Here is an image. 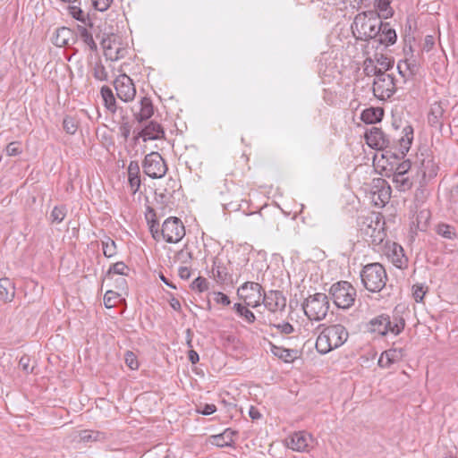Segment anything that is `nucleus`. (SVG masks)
Listing matches in <instances>:
<instances>
[{"label": "nucleus", "instance_id": "nucleus-14", "mask_svg": "<svg viewBox=\"0 0 458 458\" xmlns=\"http://www.w3.org/2000/svg\"><path fill=\"white\" fill-rule=\"evenodd\" d=\"M386 255L390 262L397 268L404 269L408 266V259L401 245L392 242L386 246Z\"/></svg>", "mask_w": 458, "mask_h": 458}, {"label": "nucleus", "instance_id": "nucleus-8", "mask_svg": "<svg viewBox=\"0 0 458 458\" xmlns=\"http://www.w3.org/2000/svg\"><path fill=\"white\" fill-rule=\"evenodd\" d=\"M396 84L394 77L387 72H383L374 78L373 81V94L382 101L389 99L396 92Z\"/></svg>", "mask_w": 458, "mask_h": 458}, {"label": "nucleus", "instance_id": "nucleus-24", "mask_svg": "<svg viewBox=\"0 0 458 458\" xmlns=\"http://www.w3.org/2000/svg\"><path fill=\"white\" fill-rule=\"evenodd\" d=\"M445 114V105L442 102H435L431 105L428 115V123L432 126H441Z\"/></svg>", "mask_w": 458, "mask_h": 458}, {"label": "nucleus", "instance_id": "nucleus-40", "mask_svg": "<svg viewBox=\"0 0 458 458\" xmlns=\"http://www.w3.org/2000/svg\"><path fill=\"white\" fill-rule=\"evenodd\" d=\"M436 232L438 235L442 236L445 239L453 240L456 237L454 228L446 224H439L437 226Z\"/></svg>", "mask_w": 458, "mask_h": 458}, {"label": "nucleus", "instance_id": "nucleus-64", "mask_svg": "<svg viewBox=\"0 0 458 458\" xmlns=\"http://www.w3.org/2000/svg\"><path fill=\"white\" fill-rule=\"evenodd\" d=\"M146 221L157 219V214L153 208L148 206L145 213Z\"/></svg>", "mask_w": 458, "mask_h": 458}, {"label": "nucleus", "instance_id": "nucleus-61", "mask_svg": "<svg viewBox=\"0 0 458 458\" xmlns=\"http://www.w3.org/2000/svg\"><path fill=\"white\" fill-rule=\"evenodd\" d=\"M411 169V162L410 160H404L401 164H399L395 169V174H406L408 171Z\"/></svg>", "mask_w": 458, "mask_h": 458}, {"label": "nucleus", "instance_id": "nucleus-15", "mask_svg": "<svg viewBox=\"0 0 458 458\" xmlns=\"http://www.w3.org/2000/svg\"><path fill=\"white\" fill-rule=\"evenodd\" d=\"M367 144L375 149H383L389 146L390 140L384 131L377 127H371L365 133Z\"/></svg>", "mask_w": 458, "mask_h": 458}, {"label": "nucleus", "instance_id": "nucleus-57", "mask_svg": "<svg viewBox=\"0 0 458 458\" xmlns=\"http://www.w3.org/2000/svg\"><path fill=\"white\" fill-rule=\"evenodd\" d=\"M274 327L277 329L278 332L284 335L292 334L294 331L293 325L288 322H283L276 325H273Z\"/></svg>", "mask_w": 458, "mask_h": 458}, {"label": "nucleus", "instance_id": "nucleus-26", "mask_svg": "<svg viewBox=\"0 0 458 458\" xmlns=\"http://www.w3.org/2000/svg\"><path fill=\"white\" fill-rule=\"evenodd\" d=\"M154 114V107L149 98L144 97L140 102V111L134 114L138 122H143L149 119Z\"/></svg>", "mask_w": 458, "mask_h": 458}, {"label": "nucleus", "instance_id": "nucleus-33", "mask_svg": "<svg viewBox=\"0 0 458 458\" xmlns=\"http://www.w3.org/2000/svg\"><path fill=\"white\" fill-rule=\"evenodd\" d=\"M383 110L380 108H368L361 113V120L366 123H375L381 121Z\"/></svg>", "mask_w": 458, "mask_h": 458}, {"label": "nucleus", "instance_id": "nucleus-54", "mask_svg": "<svg viewBox=\"0 0 458 458\" xmlns=\"http://www.w3.org/2000/svg\"><path fill=\"white\" fill-rule=\"evenodd\" d=\"M113 42H117L114 38L107 36L106 38H102L101 46L104 50V55L106 57V53L114 51V44Z\"/></svg>", "mask_w": 458, "mask_h": 458}, {"label": "nucleus", "instance_id": "nucleus-42", "mask_svg": "<svg viewBox=\"0 0 458 458\" xmlns=\"http://www.w3.org/2000/svg\"><path fill=\"white\" fill-rule=\"evenodd\" d=\"M66 213L67 209L65 206H55L50 214L51 222L60 224L65 218Z\"/></svg>", "mask_w": 458, "mask_h": 458}, {"label": "nucleus", "instance_id": "nucleus-18", "mask_svg": "<svg viewBox=\"0 0 458 458\" xmlns=\"http://www.w3.org/2000/svg\"><path fill=\"white\" fill-rule=\"evenodd\" d=\"M165 137V131L157 122H149L137 135L136 139L142 138L143 141L159 140Z\"/></svg>", "mask_w": 458, "mask_h": 458}, {"label": "nucleus", "instance_id": "nucleus-2", "mask_svg": "<svg viewBox=\"0 0 458 458\" xmlns=\"http://www.w3.org/2000/svg\"><path fill=\"white\" fill-rule=\"evenodd\" d=\"M348 336V331L341 324L327 327L317 338L316 349L319 353L327 354L342 346L347 341Z\"/></svg>", "mask_w": 458, "mask_h": 458}, {"label": "nucleus", "instance_id": "nucleus-22", "mask_svg": "<svg viewBox=\"0 0 458 458\" xmlns=\"http://www.w3.org/2000/svg\"><path fill=\"white\" fill-rule=\"evenodd\" d=\"M396 38L395 30L390 27L389 23H384L382 21L380 31L375 36L374 41L386 47L394 45L396 42Z\"/></svg>", "mask_w": 458, "mask_h": 458}, {"label": "nucleus", "instance_id": "nucleus-49", "mask_svg": "<svg viewBox=\"0 0 458 458\" xmlns=\"http://www.w3.org/2000/svg\"><path fill=\"white\" fill-rule=\"evenodd\" d=\"M118 293L114 291H107L104 295V304L106 309H111L115 306Z\"/></svg>", "mask_w": 458, "mask_h": 458}, {"label": "nucleus", "instance_id": "nucleus-50", "mask_svg": "<svg viewBox=\"0 0 458 458\" xmlns=\"http://www.w3.org/2000/svg\"><path fill=\"white\" fill-rule=\"evenodd\" d=\"M430 217V213L428 209H422L417 215V226L423 230L427 226V222Z\"/></svg>", "mask_w": 458, "mask_h": 458}, {"label": "nucleus", "instance_id": "nucleus-56", "mask_svg": "<svg viewBox=\"0 0 458 458\" xmlns=\"http://www.w3.org/2000/svg\"><path fill=\"white\" fill-rule=\"evenodd\" d=\"M113 0H92V5L96 10L105 12L109 8Z\"/></svg>", "mask_w": 458, "mask_h": 458}, {"label": "nucleus", "instance_id": "nucleus-43", "mask_svg": "<svg viewBox=\"0 0 458 458\" xmlns=\"http://www.w3.org/2000/svg\"><path fill=\"white\" fill-rule=\"evenodd\" d=\"M102 437L103 434L98 431L86 429L80 432V438L83 442L98 441Z\"/></svg>", "mask_w": 458, "mask_h": 458}, {"label": "nucleus", "instance_id": "nucleus-55", "mask_svg": "<svg viewBox=\"0 0 458 458\" xmlns=\"http://www.w3.org/2000/svg\"><path fill=\"white\" fill-rule=\"evenodd\" d=\"M176 259L182 264H188L192 259V254L185 248L176 253Z\"/></svg>", "mask_w": 458, "mask_h": 458}, {"label": "nucleus", "instance_id": "nucleus-27", "mask_svg": "<svg viewBox=\"0 0 458 458\" xmlns=\"http://www.w3.org/2000/svg\"><path fill=\"white\" fill-rule=\"evenodd\" d=\"M15 295L13 283L7 277L0 279V300L4 302H11Z\"/></svg>", "mask_w": 458, "mask_h": 458}, {"label": "nucleus", "instance_id": "nucleus-41", "mask_svg": "<svg viewBox=\"0 0 458 458\" xmlns=\"http://www.w3.org/2000/svg\"><path fill=\"white\" fill-rule=\"evenodd\" d=\"M92 75L96 80L100 81H105L107 80V72L101 61H98L93 64Z\"/></svg>", "mask_w": 458, "mask_h": 458}, {"label": "nucleus", "instance_id": "nucleus-9", "mask_svg": "<svg viewBox=\"0 0 458 458\" xmlns=\"http://www.w3.org/2000/svg\"><path fill=\"white\" fill-rule=\"evenodd\" d=\"M161 235L166 242L177 243L184 237L185 227L180 218L170 216L162 225Z\"/></svg>", "mask_w": 458, "mask_h": 458}, {"label": "nucleus", "instance_id": "nucleus-6", "mask_svg": "<svg viewBox=\"0 0 458 458\" xmlns=\"http://www.w3.org/2000/svg\"><path fill=\"white\" fill-rule=\"evenodd\" d=\"M302 309L310 320L320 321L324 319L329 310V301L327 294L317 293L305 299Z\"/></svg>", "mask_w": 458, "mask_h": 458}, {"label": "nucleus", "instance_id": "nucleus-16", "mask_svg": "<svg viewBox=\"0 0 458 458\" xmlns=\"http://www.w3.org/2000/svg\"><path fill=\"white\" fill-rule=\"evenodd\" d=\"M212 273L215 281L220 285L232 284L233 282L227 265L217 258L213 261Z\"/></svg>", "mask_w": 458, "mask_h": 458}, {"label": "nucleus", "instance_id": "nucleus-4", "mask_svg": "<svg viewBox=\"0 0 458 458\" xmlns=\"http://www.w3.org/2000/svg\"><path fill=\"white\" fill-rule=\"evenodd\" d=\"M358 225L360 234L368 242L378 244L383 241L385 233L378 214L369 213L359 217Z\"/></svg>", "mask_w": 458, "mask_h": 458}, {"label": "nucleus", "instance_id": "nucleus-28", "mask_svg": "<svg viewBox=\"0 0 458 458\" xmlns=\"http://www.w3.org/2000/svg\"><path fill=\"white\" fill-rule=\"evenodd\" d=\"M438 167L431 158L423 159L420 163V173L423 181L430 180L437 176Z\"/></svg>", "mask_w": 458, "mask_h": 458}, {"label": "nucleus", "instance_id": "nucleus-48", "mask_svg": "<svg viewBox=\"0 0 458 458\" xmlns=\"http://www.w3.org/2000/svg\"><path fill=\"white\" fill-rule=\"evenodd\" d=\"M129 271V267L125 265L124 262L119 261L113 264L109 269L107 274H116L121 276H127V272Z\"/></svg>", "mask_w": 458, "mask_h": 458}, {"label": "nucleus", "instance_id": "nucleus-63", "mask_svg": "<svg viewBox=\"0 0 458 458\" xmlns=\"http://www.w3.org/2000/svg\"><path fill=\"white\" fill-rule=\"evenodd\" d=\"M179 276L187 280L191 277V270L187 267H181L178 270Z\"/></svg>", "mask_w": 458, "mask_h": 458}, {"label": "nucleus", "instance_id": "nucleus-25", "mask_svg": "<svg viewBox=\"0 0 458 458\" xmlns=\"http://www.w3.org/2000/svg\"><path fill=\"white\" fill-rule=\"evenodd\" d=\"M271 352L284 362H293L299 357L295 349H287L275 344L271 345Z\"/></svg>", "mask_w": 458, "mask_h": 458}, {"label": "nucleus", "instance_id": "nucleus-1", "mask_svg": "<svg viewBox=\"0 0 458 458\" xmlns=\"http://www.w3.org/2000/svg\"><path fill=\"white\" fill-rule=\"evenodd\" d=\"M382 20L380 15L373 11L360 13L354 18L352 30L358 40H370L375 38L380 31Z\"/></svg>", "mask_w": 458, "mask_h": 458}, {"label": "nucleus", "instance_id": "nucleus-34", "mask_svg": "<svg viewBox=\"0 0 458 458\" xmlns=\"http://www.w3.org/2000/svg\"><path fill=\"white\" fill-rule=\"evenodd\" d=\"M68 13L73 19L77 20L78 21L92 27L89 14L86 13L81 7L77 5H70L68 7Z\"/></svg>", "mask_w": 458, "mask_h": 458}, {"label": "nucleus", "instance_id": "nucleus-19", "mask_svg": "<svg viewBox=\"0 0 458 458\" xmlns=\"http://www.w3.org/2000/svg\"><path fill=\"white\" fill-rule=\"evenodd\" d=\"M312 437L305 431L294 432L290 437L288 446L296 452H305L308 450Z\"/></svg>", "mask_w": 458, "mask_h": 458}, {"label": "nucleus", "instance_id": "nucleus-13", "mask_svg": "<svg viewBox=\"0 0 458 458\" xmlns=\"http://www.w3.org/2000/svg\"><path fill=\"white\" fill-rule=\"evenodd\" d=\"M261 302L271 312L282 311L286 306V299L279 291H269L264 293Z\"/></svg>", "mask_w": 458, "mask_h": 458}, {"label": "nucleus", "instance_id": "nucleus-51", "mask_svg": "<svg viewBox=\"0 0 458 458\" xmlns=\"http://www.w3.org/2000/svg\"><path fill=\"white\" fill-rule=\"evenodd\" d=\"M124 360H125L126 365L131 369H137L139 368V362H138L137 356L132 352L127 351L124 355Z\"/></svg>", "mask_w": 458, "mask_h": 458}, {"label": "nucleus", "instance_id": "nucleus-52", "mask_svg": "<svg viewBox=\"0 0 458 458\" xmlns=\"http://www.w3.org/2000/svg\"><path fill=\"white\" fill-rule=\"evenodd\" d=\"M7 156L15 157L21 153V144L18 141H13L6 146L5 148Z\"/></svg>", "mask_w": 458, "mask_h": 458}, {"label": "nucleus", "instance_id": "nucleus-39", "mask_svg": "<svg viewBox=\"0 0 458 458\" xmlns=\"http://www.w3.org/2000/svg\"><path fill=\"white\" fill-rule=\"evenodd\" d=\"M373 59L375 60V64L378 66L379 70L385 71V72L393 67L394 61L392 58L383 54L376 53Z\"/></svg>", "mask_w": 458, "mask_h": 458}, {"label": "nucleus", "instance_id": "nucleus-20", "mask_svg": "<svg viewBox=\"0 0 458 458\" xmlns=\"http://www.w3.org/2000/svg\"><path fill=\"white\" fill-rule=\"evenodd\" d=\"M403 357V349L391 348L381 353L377 364L381 368H389L392 364L400 361Z\"/></svg>", "mask_w": 458, "mask_h": 458}, {"label": "nucleus", "instance_id": "nucleus-37", "mask_svg": "<svg viewBox=\"0 0 458 458\" xmlns=\"http://www.w3.org/2000/svg\"><path fill=\"white\" fill-rule=\"evenodd\" d=\"M393 182L395 184V187L400 191H405L410 190L412 186L411 181L409 179L406 174H395L393 175Z\"/></svg>", "mask_w": 458, "mask_h": 458}, {"label": "nucleus", "instance_id": "nucleus-12", "mask_svg": "<svg viewBox=\"0 0 458 458\" xmlns=\"http://www.w3.org/2000/svg\"><path fill=\"white\" fill-rule=\"evenodd\" d=\"M117 97L123 102L132 101L136 89L132 80L126 74H120L114 81Z\"/></svg>", "mask_w": 458, "mask_h": 458}, {"label": "nucleus", "instance_id": "nucleus-44", "mask_svg": "<svg viewBox=\"0 0 458 458\" xmlns=\"http://www.w3.org/2000/svg\"><path fill=\"white\" fill-rule=\"evenodd\" d=\"M63 127L66 133L73 135L77 131L78 123L75 118L66 116L64 118Z\"/></svg>", "mask_w": 458, "mask_h": 458}, {"label": "nucleus", "instance_id": "nucleus-30", "mask_svg": "<svg viewBox=\"0 0 458 458\" xmlns=\"http://www.w3.org/2000/svg\"><path fill=\"white\" fill-rule=\"evenodd\" d=\"M77 30L81 40L89 47V49L92 52L97 51L98 46L93 38L92 33L85 26L81 25H78Z\"/></svg>", "mask_w": 458, "mask_h": 458}, {"label": "nucleus", "instance_id": "nucleus-60", "mask_svg": "<svg viewBox=\"0 0 458 458\" xmlns=\"http://www.w3.org/2000/svg\"><path fill=\"white\" fill-rule=\"evenodd\" d=\"M214 301L218 304L228 306L231 303L229 297L221 292L214 293Z\"/></svg>", "mask_w": 458, "mask_h": 458}, {"label": "nucleus", "instance_id": "nucleus-46", "mask_svg": "<svg viewBox=\"0 0 458 458\" xmlns=\"http://www.w3.org/2000/svg\"><path fill=\"white\" fill-rule=\"evenodd\" d=\"M390 2V0H376V6L385 18L392 16L393 14Z\"/></svg>", "mask_w": 458, "mask_h": 458}, {"label": "nucleus", "instance_id": "nucleus-59", "mask_svg": "<svg viewBox=\"0 0 458 458\" xmlns=\"http://www.w3.org/2000/svg\"><path fill=\"white\" fill-rule=\"evenodd\" d=\"M413 289V297L417 302L422 301L426 292L424 291V287L422 284H415L412 287Z\"/></svg>", "mask_w": 458, "mask_h": 458}, {"label": "nucleus", "instance_id": "nucleus-3", "mask_svg": "<svg viewBox=\"0 0 458 458\" xmlns=\"http://www.w3.org/2000/svg\"><path fill=\"white\" fill-rule=\"evenodd\" d=\"M360 279L368 291L378 293L385 287L387 275L380 263H370L363 267L360 271Z\"/></svg>", "mask_w": 458, "mask_h": 458}, {"label": "nucleus", "instance_id": "nucleus-29", "mask_svg": "<svg viewBox=\"0 0 458 458\" xmlns=\"http://www.w3.org/2000/svg\"><path fill=\"white\" fill-rule=\"evenodd\" d=\"M72 38V31L66 27H61L55 30L53 43L58 47H66Z\"/></svg>", "mask_w": 458, "mask_h": 458}, {"label": "nucleus", "instance_id": "nucleus-10", "mask_svg": "<svg viewBox=\"0 0 458 458\" xmlns=\"http://www.w3.org/2000/svg\"><path fill=\"white\" fill-rule=\"evenodd\" d=\"M144 173L150 178H162L167 172V165L157 152H151L145 156L142 163Z\"/></svg>", "mask_w": 458, "mask_h": 458}, {"label": "nucleus", "instance_id": "nucleus-23", "mask_svg": "<svg viewBox=\"0 0 458 458\" xmlns=\"http://www.w3.org/2000/svg\"><path fill=\"white\" fill-rule=\"evenodd\" d=\"M237 432L232 428H225L223 433L211 437V444L218 446H232L234 443V437Z\"/></svg>", "mask_w": 458, "mask_h": 458}, {"label": "nucleus", "instance_id": "nucleus-11", "mask_svg": "<svg viewBox=\"0 0 458 458\" xmlns=\"http://www.w3.org/2000/svg\"><path fill=\"white\" fill-rule=\"evenodd\" d=\"M263 288L259 283L245 282L237 290L238 296L246 306L256 308L260 305Z\"/></svg>", "mask_w": 458, "mask_h": 458}, {"label": "nucleus", "instance_id": "nucleus-31", "mask_svg": "<svg viewBox=\"0 0 458 458\" xmlns=\"http://www.w3.org/2000/svg\"><path fill=\"white\" fill-rule=\"evenodd\" d=\"M105 106L108 111L114 114L116 112V100L112 89L107 86H103L100 90Z\"/></svg>", "mask_w": 458, "mask_h": 458}, {"label": "nucleus", "instance_id": "nucleus-32", "mask_svg": "<svg viewBox=\"0 0 458 458\" xmlns=\"http://www.w3.org/2000/svg\"><path fill=\"white\" fill-rule=\"evenodd\" d=\"M403 131L404 136L399 140V152L403 157L409 151L413 139V131L411 126L405 127Z\"/></svg>", "mask_w": 458, "mask_h": 458}, {"label": "nucleus", "instance_id": "nucleus-47", "mask_svg": "<svg viewBox=\"0 0 458 458\" xmlns=\"http://www.w3.org/2000/svg\"><path fill=\"white\" fill-rule=\"evenodd\" d=\"M193 291L203 293L208 289V283L206 278L198 276L191 284Z\"/></svg>", "mask_w": 458, "mask_h": 458}, {"label": "nucleus", "instance_id": "nucleus-62", "mask_svg": "<svg viewBox=\"0 0 458 458\" xmlns=\"http://www.w3.org/2000/svg\"><path fill=\"white\" fill-rule=\"evenodd\" d=\"M120 134L126 140L131 134V125L128 123H123L119 127Z\"/></svg>", "mask_w": 458, "mask_h": 458}, {"label": "nucleus", "instance_id": "nucleus-38", "mask_svg": "<svg viewBox=\"0 0 458 458\" xmlns=\"http://www.w3.org/2000/svg\"><path fill=\"white\" fill-rule=\"evenodd\" d=\"M101 245L105 257L109 259L116 254V243L110 237L106 236L105 239L101 241Z\"/></svg>", "mask_w": 458, "mask_h": 458}, {"label": "nucleus", "instance_id": "nucleus-21", "mask_svg": "<svg viewBox=\"0 0 458 458\" xmlns=\"http://www.w3.org/2000/svg\"><path fill=\"white\" fill-rule=\"evenodd\" d=\"M128 173V184L130 188V191L132 195H135L141 184L140 175V165L138 161L131 160L127 167Z\"/></svg>", "mask_w": 458, "mask_h": 458}, {"label": "nucleus", "instance_id": "nucleus-35", "mask_svg": "<svg viewBox=\"0 0 458 458\" xmlns=\"http://www.w3.org/2000/svg\"><path fill=\"white\" fill-rule=\"evenodd\" d=\"M363 72L368 77L374 76L377 78V75L385 72V71L379 70L372 57H367L363 62Z\"/></svg>", "mask_w": 458, "mask_h": 458}, {"label": "nucleus", "instance_id": "nucleus-5", "mask_svg": "<svg viewBox=\"0 0 458 458\" xmlns=\"http://www.w3.org/2000/svg\"><path fill=\"white\" fill-rule=\"evenodd\" d=\"M405 327V321L399 316H390L382 314L372 318L369 323V330L377 333L380 335H386L391 333L394 335H399Z\"/></svg>", "mask_w": 458, "mask_h": 458}, {"label": "nucleus", "instance_id": "nucleus-53", "mask_svg": "<svg viewBox=\"0 0 458 458\" xmlns=\"http://www.w3.org/2000/svg\"><path fill=\"white\" fill-rule=\"evenodd\" d=\"M414 67L415 65H411L407 60L400 61L397 64L399 73L404 78L406 77V72L408 71H410V73L412 74Z\"/></svg>", "mask_w": 458, "mask_h": 458}, {"label": "nucleus", "instance_id": "nucleus-45", "mask_svg": "<svg viewBox=\"0 0 458 458\" xmlns=\"http://www.w3.org/2000/svg\"><path fill=\"white\" fill-rule=\"evenodd\" d=\"M114 44V51L106 53V59L111 61H117L123 57L125 49L121 47V44L117 42H113Z\"/></svg>", "mask_w": 458, "mask_h": 458}, {"label": "nucleus", "instance_id": "nucleus-17", "mask_svg": "<svg viewBox=\"0 0 458 458\" xmlns=\"http://www.w3.org/2000/svg\"><path fill=\"white\" fill-rule=\"evenodd\" d=\"M374 187L377 191L372 192V199L377 206L384 207L391 197V188L386 181L382 178L374 180Z\"/></svg>", "mask_w": 458, "mask_h": 458}, {"label": "nucleus", "instance_id": "nucleus-7", "mask_svg": "<svg viewBox=\"0 0 458 458\" xmlns=\"http://www.w3.org/2000/svg\"><path fill=\"white\" fill-rule=\"evenodd\" d=\"M330 294L338 308L348 309L355 301L356 290L350 283L342 281L331 286Z\"/></svg>", "mask_w": 458, "mask_h": 458}, {"label": "nucleus", "instance_id": "nucleus-58", "mask_svg": "<svg viewBox=\"0 0 458 458\" xmlns=\"http://www.w3.org/2000/svg\"><path fill=\"white\" fill-rule=\"evenodd\" d=\"M216 406L215 404H212V403H206L204 405H200L198 409H197V411L202 415H211L213 414L214 412H216Z\"/></svg>", "mask_w": 458, "mask_h": 458}, {"label": "nucleus", "instance_id": "nucleus-36", "mask_svg": "<svg viewBox=\"0 0 458 458\" xmlns=\"http://www.w3.org/2000/svg\"><path fill=\"white\" fill-rule=\"evenodd\" d=\"M247 307L248 306L242 305L241 303H235L233 305V309H234L235 312L237 313V315L240 316L241 318H244V320L247 323L252 324L255 322L256 317H255L254 313L251 310H250Z\"/></svg>", "mask_w": 458, "mask_h": 458}]
</instances>
